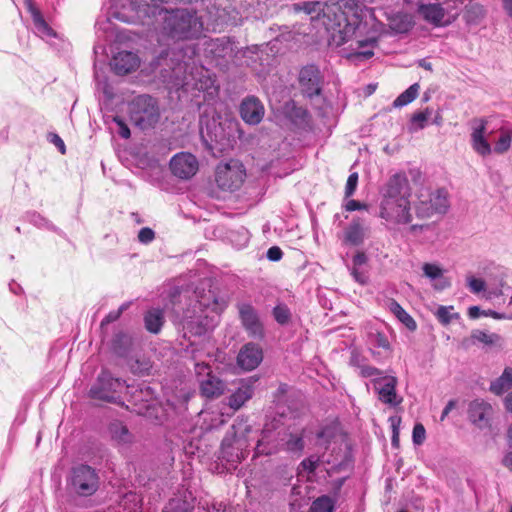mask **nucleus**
Returning <instances> with one entry per match:
<instances>
[{
    "label": "nucleus",
    "mask_w": 512,
    "mask_h": 512,
    "mask_svg": "<svg viewBox=\"0 0 512 512\" xmlns=\"http://www.w3.org/2000/svg\"><path fill=\"white\" fill-rule=\"evenodd\" d=\"M169 300L175 321L182 326L184 337L201 336L207 331V318L205 311L221 313L227 306V301L218 297L215 291L197 287L195 290L173 287L169 293Z\"/></svg>",
    "instance_id": "obj_1"
},
{
    "label": "nucleus",
    "mask_w": 512,
    "mask_h": 512,
    "mask_svg": "<svg viewBox=\"0 0 512 512\" xmlns=\"http://www.w3.org/2000/svg\"><path fill=\"white\" fill-rule=\"evenodd\" d=\"M363 19V6L356 0H339L326 5L321 21L331 40L341 46L356 34Z\"/></svg>",
    "instance_id": "obj_2"
},
{
    "label": "nucleus",
    "mask_w": 512,
    "mask_h": 512,
    "mask_svg": "<svg viewBox=\"0 0 512 512\" xmlns=\"http://www.w3.org/2000/svg\"><path fill=\"white\" fill-rule=\"evenodd\" d=\"M202 31L203 23L194 10L175 9L164 17L163 32L173 40L198 38Z\"/></svg>",
    "instance_id": "obj_3"
},
{
    "label": "nucleus",
    "mask_w": 512,
    "mask_h": 512,
    "mask_svg": "<svg viewBox=\"0 0 512 512\" xmlns=\"http://www.w3.org/2000/svg\"><path fill=\"white\" fill-rule=\"evenodd\" d=\"M450 209V194L446 188L422 189L417 193L413 210L417 219L428 220L444 216Z\"/></svg>",
    "instance_id": "obj_4"
},
{
    "label": "nucleus",
    "mask_w": 512,
    "mask_h": 512,
    "mask_svg": "<svg viewBox=\"0 0 512 512\" xmlns=\"http://www.w3.org/2000/svg\"><path fill=\"white\" fill-rule=\"evenodd\" d=\"M129 119L138 128H151L159 120L160 112L155 98L149 95H139L128 105Z\"/></svg>",
    "instance_id": "obj_5"
},
{
    "label": "nucleus",
    "mask_w": 512,
    "mask_h": 512,
    "mask_svg": "<svg viewBox=\"0 0 512 512\" xmlns=\"http://www.w3.org/2000/svg\"><path fill=\"white\" fill-rule=\"evenodd\" d=\"M24 5L31 16L33 34L45 41L49 47L57 54L61 52L63 42L59 33L45 19L42 11L37 7L33 0H24Z\"/></svg>",
    "instance_id": "obj_6"
},
{
    "label": "nucleus",
    "mask_w": 512,
    "mask_h": 512,
    "mask_svg": "<svg viewBox=\"0 0 512 512\" xmlns=\"http://www.w3.org/2000/svg\"><path fill=\"white\" fill-rule=\"evenodd\" d=\"M202 147L213 157H220L233 149L236 139L227 130H198Z\"/></svg>",
    "instance_id": "obj_7"
},
{
    "label": "nucleus",
    "mask_w": 512,
    "mask_h": 512,
    "mask_svg": "<svg viewBox=\"0 0 512 512\" xmlns=\"http://www.w3.org/2000/svg\"><path fill=\"white\" fill-rule=\"evenodd\" d=\"M125 387L124 381L113 378L108 371H102L97 382L91 387L90 395L94 399L117 403L119 394Z\"/></svg>",
    "instance_id": "obj_8"
},
{
    "label": "nucleus",
    "mask_w": 512,
    "mask_h": 512,
    "mask_svg": "<svg viewBox=\"0 0 512 512\" xmlns=\"http://www.w3.org/2000/svg\"><path fill=\"white\" fill-rule=\"evenodd\" d=\"M411 200L380 202L379 217L397 225H408L413 220Z\"/></svg>",
    "instance_id": "obj_9"
},
{
    "label": "nucleus",
    "mask_w": 512,
    "mask_h": 512,
    "mask_svg": "<svg viewBox=\"0 0 512 512\" xmlns=\"http://www.w3.org/2000/svg\"><path fill=\"white\" fill-rule=\"evenodd\" d=\"M297 83L302 96L313 99L322 94L324 77L316 65L309 64L299 70Z\"/></svg>",
    "instance_id": "obj_10"
},
{
    "label": "nucleus",
    "mask_w": 512,
    "mask_h": 512,
    "mask_svg": "<svg viewBox=\"0 0 512 512\" xmlns=\"http://www.w3.org/2000/svg\"><path fill=\"white\" fill-rule=\"evenodd\" d=\"M245 176L243 165L237 161H230L217 166L215 181L222 190L235 191L240 188Z\"/></svg>",
    "instance_id": "obj_11"
},
{
    "label": "nucleus",
    "mask_w": 512,
    "mask_h": 512,
    "mask_svg": "<svg viewBox=\"0 0 512 512\" xmlns=\"http://www.w3.org/2000/svg\"><path fill=\"white\" fill-rule=\"evenodd\" d=\"M71 485L80 496H91L99 487L96 471L88 465H79L72 471Z\"/></svg>",
    "instance_id": "obj_12"
},
{
    "label": "nucleus",
    "mask_w": 512,
    "mask_h": 512,
    "mask_svg": "<svg viewBox=\"0 0 512 512\" xmlns=\"http://www.w3.org/2000/svg\"><path fill=\"white\" fill-rule=\"evenodd\" d=\"M380 194L381 202L410 199L412 189L405 173L398 172L393 174L382 187Z\"/></svg>",
    "instance_id": "obj_13"
},
{
    "label": "nucleus",
    "mask_w": 512,
    "mask_h": 512,
    "mask_svg": "<svg viewBox=\"0 0 512 512\" xmlns=\"http://www.w3.org/2000/svg\"><path fill=\"white\" fill-rule=\"evenodd\" d=\"M237 309L241 324L249 337L261 340L265 336L264 326L257 310L249 303H238Z\"/></svg>",
    "instance_id": "obj_14"
},
{
    "label": "nucleus",
    "mask_w": 512,
    "mask_h": 512,
    "mask_svg": "<svg viewBox=\"0 0 512 512\" xmlns=\"http://www.w3.org/2000/svg\"><path fill=\"white\" fill-rule=\"evenodd\" d=\"M125 389L130 394L129 402L133 406L132 410L137 414L147 415L154 402V390L146 384H141L137 388L127 385Z\"/></svg>",
    "instance_id": "obj_15"
},
{
    "label": "nucleus",
    "mask_w": 512,
    "mask_h": 512,
    "mask_svg": "<svg viewBox=\"0 0 512 512\" xmlns=\"http://www.w3.org/2000/svg\"><path fill=\"white\" fill-rule=\"evenodd\" d=\"M170 169L176 177L187 180L197 173L199 163L193 154L181 152L174 155L170 160Z\"/></svg>",
    "instance_id": "obj_16"
},
{
    "label": "nucleus",
    "mask_w": 512,
    "mask_h": 512,
    "mask_svg": "<svg viewBox=\"0 0 512 512\" xmlns=\"http://www.w3.org/2000/svg\"><path fill=\"white\" fill-rule=\"evenodd\" d=\"M239 114L242 120L250 126L258 125L265 114L263 103L256 96L245 97L240 106Z\"/></svg>",
    "instance_id": "obj_17"
},
{
    "label": "nucleus",
    "mask_w": 512,
    "mask_h": 512,
    "mask_svg": "<svg viewBox=\"0 0 512 512\" xmlns=\"http://www.w3.org/2000/svg\"><path fill=\"white\" fill-rule=\"evenodd\" d=\"M282 432L265 426L255 447V455H272L283 450Z\"/></svg>",
    "instance_id": "obj_18"
},
{
    "label": "nucleus",
    "mask_w": 512,
    "mask_h": 512,
    "mask_svg": "<svg viewBox=\"0 0 512 512\" xmlns=\"http://www.w3.org/2000/svg\"><path fill=\"white\" fill-rule=\"evenodd\" d=\"M374 388L378 393L379 400L390 406H397L402 398L396 393L397 379L394 376L378 377L373 380Z\"/></svg>",
    "instance_id": "obj_19"
},
{
    "label": "nucleus",
    "mask_w": 512,
    "mask_h": 512,
    "mask_svg": "<svg viewBox=\"0 0 512 512\" xmlns=\"http://www.w3.org/2000/svg\"><path fill=\"white\" fill-rule=\"evenodd\" d=\"M468 418L479 429L490 427L493 408L483 399H475L468 406Z\"/></svg>",
    "instance_id": "obj_20"
},
{
    "label": "nucleus",
    "mask_w": 512,
    "mask_h": 512,
    "mask_svg": "<svg viewBox=\"0 0 512 512\" xmlns=\"http://www.w3.org/2000/svg\"><path fill=\"white\" fill-rule=\"evenodd\" d=\"M263 360L262 348L253 342L243 345L237 355V364L244 371L256 369Z\"/></svg>",
    "instance_id": "obj_21"
},
{
    "label": "nucleus",
    "mask_w": 512,
    "mask_h": 512,
    "mask_svg": "<svg viewBox=\"0 0 512 512\" xmlns=\"http://www.w3.org/2000/svg\"><path fill=\"white\" fill-rule=\"evenodd\" d=\"M140 58L131 51H120L113 56L111 67L117 75H127L138 69Z\"/></svg>",
    "instance_id": "obj_22"
},
{
    "label": "nucleus",
    "mask_w": 512,
    "mask_h": 512,
    "mask_svg": "<svg viewBox=\"0 0 512 512\" xmlns=\"http://www.w3.org/2000/svg\"><path fill=\"white\" fill-rule=\"evenodd\" d=\"M283 114L295 126L308 125L311 119L309 111L294 100H289L284 104Z\"/></svg>",
    "instance_id": "obj_23"
},
{
    "label": "nucleus",
    "mask_w": 512,
    "mask_h": 512,
    "mask_svg": "<svg viewBox=\"0 0 512 512\" xmlns=\"http://www.w3.org/2000/svg\"><path fill=\"white\" fill-rule=\"evenodd\" d=\"M418 13L425 21L434 26L443 25V19L446 15L445 9L439 3L420 4L418 6Z\"/></svg>",
    "instance_id": "obj_24"
},
{
    "label": "nucleus",
    "mask_w": 512,
    "mask_h": 512,
    "mask_svg": "<svg viewBox=\"0 0 512 512\" xmlns=\"http://www.w3.org/2000/svg\"><path fill=\"white\" fill-rule=\"evenodd\" d=\"M469 340L472 344L482 343L485 347L488 348H502L504 344V340L501 335L497 333H489L480 329L472 330Z\"/></svg>",
    "instance_id": "obj_25"
},
{
    "label": "nucleus",
    "mask_w": 512,
    "mask_h": 512,
    "mask_svg": "<svg viewBox=\"0 0 512 512\" xmlns=\"http://www.w3.org/2000/svg\"><path fill=\"white\" fill-rule=\"evenodd\" d=\"M225 387V383L218 377L211 375L210 371L207 372L206 379L201 380L200 384L201 393L207 398H215L222 395Z\"/></svg>",
    "instance_id": "obj_26"
},
{
    "label": "nucleus",
    "mask_w": 512,
    "mask_h": 512,
    "mask_svg": "<svg viewBox=\"0 0 512 512\" xmlns=\"http://www.w3.org/2000/svg\"><path fill=\"white\" fill-rule=\"evenodd\" d=\"M366 228L360 218H354L345 230V241L351 245L362 244Z\"/></svg>",
    "instance_id": "obj_27"
},
{
    "label": "nucleus",
    "mask_w": 512,
    "mask_h": 512,
    "mask_svg": "<svg viewBox=\"0 0 512 512\" xmlns=\"http://www.w3.org/2000/svg\"><path fill=\"white\" fill-rule=\"evenodd\" d=\"M512 388V367H505L502 374L490 383L489 391L496 396Z\"/></svg>",
    "instance_id": "obj_28"
},
{
    "label": "nucleus",
    "mask_w": 512,
    "mask_h": 512,
    "mask_svg": "<svg viewBox=\"0 0 512 512\" xmlns=\"http://www.w3.org/2000/svg\"><path fill=\"white\" fill-rule=\"evenodd\" d=\"M281 441L283 442V450L294 454H301L305 447L303 433L282 432Z\"/></svg>",
    "instance_id": "obj_29"
},
{
    "label": "nucleus",
    "mask_w": 512,
    "mask_h": 512,
    "mask_svg": "<svg viewBox=\"0 0 512 512\" xmlns=\"http://www.w3.org/2000/svg\"><path fill=\"white\" fill-rule=\"evenodd\" d=\"M486 131L474 130L471 135L472 147L481 156H487L493 151L490 144L492 138L486 135Z\"/></svg>",
    "instance_id": "obj_30"
},
{
    "label": "nucleus",
    "mask_w": 512,
    "mask_h": 512,
    "mask_svg": "<svg viewBox=\"0 0 512 512\" xmlns=\"http://www.w3.org/2000/svg\"><path fill=\"white\" fill-rule=\"evenodd\" d=\"M165 322L164 312L159 308H152L144 315V325L147 331L157 334Z\"/></svg>",
    "instance_id": "obj_31"
},
{
    "label": "nucleus",
    "mask_w": 512,
    "mask_h": 512,
    "mask_svg": "<svg viewBox=\"0 0 512 512\" xmlns=\"http://www.w3.org/2000/svg\"><path fill=\"white\" fill-rule=\"evenodd\" d=\"M387 307L389 310L395 315V317L406 326V328L410 331H415L417 329V324L415 320L408 314L402 306L394 299H389L387 302Z\"/></svg>",
    "instance_id": "obj_32"
},
{
    "label": "nucleus",
    "mask_w": 512,
    "mask_h": 512,
    "mask_svg": "<svg viewBox=\"0 0 512 512\" xmlns=\"http://www.w3.org/2000/svg\"><path fill=\"white\" fill-rule=\"evenodd\" d=\"M253 395V387L251 384H242L238 389L229 397V406L234 410L241 408Z\"/></svg>",
    "instance_id": "obj_33"
},
{
    "label": "nucleus",
    "mask_w": 512,
    "mask_h": 512,
    "mask_svg": "<svg viewBox=\"0 0 512 512\" xmlns=\"http://www.w3.org/2000/svg\"><path fill=\"white\" fill-rule=\"evenodd\" d=\"M111 439L118 444H128L133 440L132 433L120 421H113L109 425Z\"/></svg>",
    "instance_id": "obj_34"
},
{
    "label": "nucleus",
    "mask_w": 512,
    "mask_h": 512,
    "mask_svg": "<svg viewBox=\"0 0 512 512\" xmlns=\"http://www.w3.org/2000/svg\"><path fill=\"white\" fill-rule=\"evenodd\" d=\"M423 274L431 281L440 280L439 283L434 284L435 289H445L449 286V283L443 279V269L434 263H424L422 266Z\"/></svg>",
    "instance_id": "obj_35"
},
{
    "label": "nucleus",
    "mask_w": 512,
    "mask_h": 512,
    "mask_svg": "<svg viewBox=\"0 0 512 512\" xmlns=\"http://www.w3.org/2000/svg\"><path fill=\"white\" fill-rule=\"evenodd\" d=\"M377 46V39L376 38H369L366 40H358L356 42V48L360 49V51H357L353 54H351L352 57L360 60H367L370 59L373 55V49Z\"/></svg>",
    "instance_id": "obj_36"
},
{
    "label": "nucleus",
    "mask_w": 512,
    "mask_h": 512,
    "mask_svg": "<svg viewBox=\"0 0 512 512\" xmlns=\"http://www.w3.org/2000/svg\"><path fill=\"white\" fill-rule=\"evenodd\" d=\"M420 85L419 83H414L410 87H408L404 92H402L393 102L394 108H401L403 106L408 105L412 101H414L419 95Z\"/></svg>",
    "instance_id": "obj_37"
},
{
    "label": "nucleus",
    "mask_w": 512,
    "mask_h": 512,
    "mask_svg": "<svg viewBox=\"0 0 512 512\" xmlns=\"http://www.w3.org/2000/svg\"><path fill=\"white\" fill-rule=\"evenodd\" d=\"M413 26L411 17L407 14H396L390 19V27L397 33H406Z\"/></svg>",
    "instance_id": "obj_38"
},
{
    "label": "nucleus",
    "mask_w": 512,
    "mask_h": 512,
    "mask_svg": "<svg viewBox=\"0 0 512 512\" xmlns=\"http://www.w3.org/2000/svg\"><path fill=\"white\" fill-rule=\"evenodd\" d=\"M335 500L328 495H322L316 498L310 507V512H333L335 510Z\"/></svg>",
    "instance_id": "obj_39"
},
{
    "label": "nucleus",
    "mask_w": 512,
    "mask_h": 512,
    "mask_svg": "<svg viewBox=\"0 0 512 512\" xmlns=\"http://www.w3.org/2000/svg\"><path fill=\"white\" fill-rule=\"evenodd\" d=\"M434 315L442 325H448L453 320L460 319V314L454 312L453 306H439L435 311Z\"/></svg>",
    "instance_id": "obj_40"
},
{
    "label": "nucleus",
    "mask_w": 512,
    "mask_h": 512,
    "mask_svg": "<svg viewBox=\"0 0 512 512\" xmlns=\"http://www.w3.org/2000/svg\"><path fill=\"white\" fill-rule=\"evenodd\" d=\"M495 141L493 151L497 154L505 153L511 146L512 132L511 130L503 131L498 138H492Z\"/></svg>",
    "instance_id": "obj_41"
},
{
    "label": "nucleus",
    "mask_w": 512,
    "mask_h": 512,
    "mask_svg": "<svg viewBox=\"0 0 512 512\" xmlns=\"http://www.w3.org/2000/svg\"><path fill=\"white\" fill-rule=\"evenodd\" d=\"M272 315L275 321L280 325H287L292 317L291 310L289 307L280 302L272 310Z\"/></svg>",
    "instance_id": "obj_42"
},
{
    "label": "nucleus",
    "mask_w": 512,
    "mask_h": 512,
    "mask_svg": "<svg viewBox=\"0 0 512 512\" xmlns=\"http://www.w3.org/2000/svg\"><path fill=\"white\" fill-rule=\"evenodd\" d=\"M26 219L29 223L34 225L37 228L45 229L48 231H56L57 228L46 218L40 215L37 212H28L26 214Z\"/></svg>",
    "instance_id": "obj_43"
},
{
    "label": "nucleus",
    "mask_w": 512,
    "mask_h": 512,
    "mask_svg": "<svg viewBox=\"0 0 512 512\" xmlns=\"http://www.w3.org/2000/svg\"><path fill=\"white\" fill-rule=\"evenodd\" d=\"M64 472V467L61 465V461L55 466L51 480L55 488V495L58 500H60L64 494L61 487L62 473Z\"/></svg>",
    "instance_id": "obj_44"
},
{
    "label": "nucleus",
    "mask_w": 512,
    "mask_h": 512,
    "mask_svg": "<svg viewBox=\"0 0 512 512\" xmlns=\"http://www.w3.org/2000/svg\"><path fill=\"white\" fill-rule=\"evenodd\" d=\"M128 365L131 372L138 375H144L151 369L150 362L145 359L131 358Z\"/></svg>",
    "instance_id": "obj_45"
},
{
    "label": "nucleus",
    "mask_w": 512,
    "mask_h": 512,
    "mask_svg": "<svg viewBox=\"0 0 512 512\" xmlns=\"http://www.w3.org/2000/svg\"><path fill=\"white\" fill-rule=\"evenodd\" d=\"M346 481V477H341L337 479H333L329 482V495L331 498L338 501L341 493V489Z\"/></svg>",
    "instance_id": "obj_46"
},
{
    "label": "nucleus",
    "mask_w": 512,
    "mask_h": 512,
    "mask_svg": "<svg viewBox=\"0 0 512 512\" xmlns=\"http://www.w3.org/2000/svg\"><path fill=\"white\" fill-rule=\"evenodd\" d=\"M432 114H433V110L426 108L423 111L414 113L412 115L411 121L414 124H417L420 127H423L425 124H429V119L431 118Z\"/></svg>",
    "instance_id": "obj_47"
},
{
    "label": "nucleus",
    "mask_w": 512,
    "mask_h": 512,
    "mask_svg": "<svg viewBox=\"0 0 512 512\" xmlns=\"http://www.w3.org/2000/svg\"><path fill=\"white\" fill-rule=\"evenodd\" d=\"M358 178H359V176H358L357 172H353L349 175L347 182H346V186H345V197L346 198L351 197L355 193L357 185H358Z\"/></svg>",
    "instance_id": "obj_48"
},
{
    "label": "nucleus",
    "mask_w": 512,
    "mask_h": 512,
    "mask_svg": "<svg viewBox=\"0 0 512 512\" xmlns=\"http://www.w3.org/2000/svg\"><path fill=\"white\" fill-rule=\"evenodd\" d=\"M426 438V431L421 423H416L413 427L412 440L415 445H421Z\"/></svg>",
    "instance_id": "obj_49"
},
{
    "label": "nucleus",
    "mask_w": 512,
    "mask_h": 512,
    "mask_svg": "<svg viewBox=\"0 0 512 512\" xmlns=\"http://www.w3.org/2000/svg\"><path fill=\"white\" fill-rule=\"evenodd\" d=\"M467 284H468L470 291L475 294H478V293L484 291L485 286H486L484 280H482L480 278L473 277V276L467 278Z\"/></svg>",
    "instance_id": "obj_50"
},
{
    "label": "nucleus",
    "mask_w": 512,
    "mask_h": 512,
    "mask_svg": "<svg viewBox=\"0 0 512 512\" xmlns=\"http://www.w3.org/2000/svg\"><path fill=\"white\" fill-rule=\"evenodd\" d=\"M155 238V232L149 227H143L138 233V240L142 244H149Z\"/></svg>",
    "instance_id": "obj_51"
},
{
    "label": "nucleus",
    "mask_w": 512,
    "mask_h": 512,
    "mask_svg": "<svg viewBox=\"0 0 512 512\" xmlns=\"http://www.w3.org/2000/svg\"><path fill=\"white\" fill-rule=\"evenodd\" d=\"M371 341L373 345L378 348H383L386 350L390 349V343L387 337L382 333L377 332L376 334L371 335Z\"/></svg>",
    "instance_id": "obj_52"
},
{
    "label": "nucleus",
    "mask_w": 512,
    "mask_h": 512,
    "mask_svg": "<svg viewBox=\"0 0 512 512\" xmlns=\"http://www.w3.org/2000/svg\"><path fill=\"white\" fill-rule=\"evenodd\" d=\"M407 232L412 235V236H419L420 234H422L423 232L429 230L431 228V225L430 224H427V223H422V224H412V222L410 224L407 225Z\"/></svg>",
    "instance_id": "obj_53"
},
{
    "label": "nucleus",
    "mask_w": 512,
    "mask_h": 512,
    "mask_svg": "<svg viewBox=\"0 0 512 512\" xmlns=\"http://www.w3.org/2000/svg\"><path fill=\"white\" fill-rule=\"evenodd\" d=\"M163 512H191L185 506V503L179 500H171Z\"/></svg>",
    "instance_id": "obj_54"
},
{
    "label": "nucleus",
    "mask_w": 512,
    "mask_h": 512,
    "mask_svg": "<svg viewBox=\"0 0 512 512\" xmlns=\"http://www.w3.org/2000/svg\"><path fill=\"white\" fill-rule=\"evenodd\" d=\"M359 374L361 377L369 378L374 376H380L382 372L376 367L363 364V366L360 367Z\"/></svg>",
    "instance_id": "obj_55"
},
{
    "label": "nucleus",
    "mask_w": 512,
    "mask_h": 512,
    "mask_svg": "<svg viewBox=\"0 0 512 512\" xmlns=\"http://www.w3.org/2000/svg\"><path fill=\"white\" fill-rule=\"evenodd\" d=\"M318 465H319V459H317V458L315 459L313 457L306 458L301 462V466L309 473L315 472Z\"/></svg>",
    "instance_id": "obj_56"
},
{
    "label": "nucleus",
    "mask_w": 512,
    "mask_h": 512,
    "mask_svg": "<svg viewBox=\"0 0 512 512\" xmlns=\"http://www.w3.org/2000/svg\"><path fill=\"white\" fill-rule=\"evenodd\" d=\"M47 140L51 143H54L61 154H64V141L61 139V137L56 133H48L47 134Z\"/></svg>",
    "instance_id": "obj_57"
},
{
    "label": "nucleus",
    "mask_w": 512,
    "mask_h": 512,
    "mask_svg": "<svg viewBox=\"0 0 512 512\" xmlns=\"http://www.w3.org/2000/svg\"><path fill=\"white\" fill-rule=\"evenodd\" d=\"M266 255L270 261H279L283 256V252L278 246H272L268 249Z\"/></svg>",
    "instance_id": "obj_58"
},
{
    "label": "nucleus",
    "mask_w": 512,
    "mask_h": 512,
    "mask_svg": "<svg viewBox=\"0 0 512 512\" xmlns=\"http://www.w3.org/2000/svg\"><path fill=\"white\" fill-rule=\"evenodd\" d=\"M484 316L492 317L493 319H497V320H501V319L512 320V313L511 314L499 313V312L491 310V309L486 310V313H484Z\"/></svg>",
    "instance_id": "obj_59"
},
{
    "label": "nucleus",
    "mask_w": 512,
    "mask_h": 512,
    "mask_svg": "<svg viewBox=\"0 0 512 512\" xmlns=\"http://www.w3.org/2000/svg\"><path fill=\"white\" fill-rule=\"evenodd\" d=\"M351 274L354 277V279L360 284H365L368 280L367 275L363 271H360L358 267H353Z\"/></svg>",
    "instance_id": "obj_60"
},
{
    "label": "nucleus",
    "mask_w": 512,
    "mask_h": 512,
    "mask_svg": "<svg viewBox=\"0 0 512 512\" xmlns=\"http://www.w3.org/2000/svg\"><path fill=\"white\" fill-rule=\"evenodd\" d=\"M345 208L347 211H356V210L366 209L367 205L364 203H361L357 200L352 199L346 203Z\"/></svg>",
    "instance_id": "obj_61"
},
{
    "label": "nucleus",
    "mask_w": 512,
    "mask_h": 512,
    "mask_svg": "<svg viewBox=\"0 0 512 512\" xmlns=\"http://www.w3.org/2000/svg\"><path fill=\"white\" fill-rule=\"evenodd\" d=\"M484 313H486V310H482L479 306H471L467 311V314L471 319H477L484 316Z\"/></svg>",
    "instance_id": "obj_62"
},
{
    "label": "nucleus",
    "mask_w": 512,
    "mask_h": 512,
    "mask_svg": "<svg viewBox=\"0 0 512 512\" xmlns=\"http://www.w3.org/2000/svg\"><path fill=\"white\" fill-rule=\"evenodd\" d=\"M367 261V256L363 252H357L352 259L353 267H360Z\"/></svg>",
    "instance_id": "obj_63"
},
{
    "label": "nucleus",
    "mask_w": 512,
    "mask_h": 512,
    "mask_svg": "<svg viewBox=\"0 0 512 512\" xmlns=\"http://www.w3.org/2000/svg\"><path fill=\"white\" fill-rule=\"evenodd\" d=\"M501 464L512 473V451H508L504 454Z\"/></svg>",
    "instance_id": "obj_64"
}]
</instances>
